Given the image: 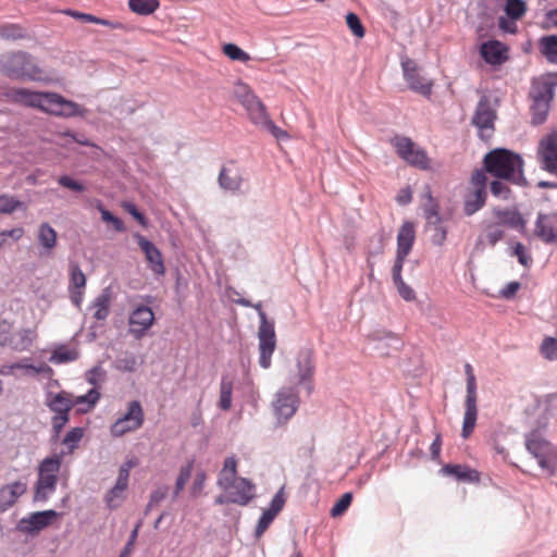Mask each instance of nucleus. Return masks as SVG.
Listing matches in <instances>:
<instances>
[{"instance_id": "nucleus-1", "label": "nucleus", "mask_w": 557, "mask_h": 557, "mask_svg": "<svg viewBox=\"0 0 557 557\" xmlns=\"http://www.w3.org/2000/svg\"><path fill=\"white\" fill-rule=\"evenodd\" d=\"M99 399L100 393L96 388H90L82 396H73L64 391L59 393L48 392L45 404L53 412L51 418L53 437L58 438L69 422L72 408L77 407L78 412L86 413L96 406Z\"/></svg>"}, {"instance_id": "nucleus-2", "label": "nucleus", "mask_w": 557, "mask_h": 557, "mask_svg": "<svg viewBox=\"0 0 557 557\" xmlns=\"http://www.w3.org/2000/svg\"><path fill=\"white\" fill-rule=\"evenodd\" d=\"M484 169L496 178L510 184L525 186L523 174V160L520 154L505 148H497L485 154Z\"/></svg>"}, {"instance_id": "nucleus-3", "label": "nucleus", "mask_w": 557, "mask_h": 557, "mask_svg": "<svg viewBox=\"0 0 557 557\" xmlns=\"http://www.w3.org/2000/svg\"><path fill=\"white\" fill-rule=\"evenodd\" d=\"M556 87V74L549 73L532 79L529 98L531 100L530 111L533 125H540L546 121Z\"/></svg>"}, {"instance_id": "nucleus-4", "label": "nucleus", "mask_w": 557, "mask_h": 557, "mask_svg": "<svg viewBox=\"0 0 557 557\" xmlns=\"http://www.w3.org/2000/svg\"><path fill=\"white\" fill-rule=\"evenodd\" d=\"M0 72L12 79H44V71L35 59L24 51L3 54L0 59Z\"/></svg>"}, {"instance_id": "nucleus-5", "label": "nucleus", "mask_w": 557, "mask_h": 557, "mask_svg": "<svg viewBox=\"0 0 557 557\" xmlns=\"http://www.w3.org/2000/svg\"><path fill=\"white\" fill-rule=\"evenodd\" d=\"M235 304L243 307H252L259 318L260 325L258 330V339H259V364L263 369H268L271 366V358L276 347V337L274 330V322L268 320L265 312L262 309V304L257 302L252 304L250 300L246 298H238L234 300Z\"/></svg>"}, {"instance_id": "nucleus-6", "label": "nucleus", "mask_w": 557, "mask_h": 557, "mask_svg": "<svg viewBox=\"0 0 557 557\" xmlns=\"http://www.w3.org/2000/svg\"><path fill=\"white\" fill-rule=\"evenodd\" d=\"M62 458V455L54 454L46 457L39 463L38 478L34 487L33 500L35 503H46L55 492Z\"/></svg>"}, {"instance_id": "nucleus-7", "label": "nucleus", "mask_w": 557, "mask_h": 557, "mask_svg": "<svg viewBox=\"0 0 557 557\" xmlns=\"http://www.w3.org/2000/svg\"><path fill=\"white\" fill-rule=\"evenodd\" d=\"M527 450L537 460L539 466L549 475L556 472L557 453L552 444L532 432L525 437Z\"/></svg>"}, {"instance_id": "nucleus-8", "label": "nucleus", "mask_w": 557, "mask_h": 557, "mask_svg": "<svg viewBox=\"0 0 557 557\" xmlns=\"http://www.w3.org/2000/svg\"><path fill=\"white\" fill-rule=\"evenodd\" d=\"M465 373L467 376V395H466V410L462 423V437L467 438L471 435L475 428L478 407H476V380L473 369L470 363H466Z\"/></svg>"}, {"instance_id": "nucleus-9", "label": "nucleus", "mask_w": 557, "mask_h": 557, "mask_svg": "<svg viewBox=\"0 0 557 557\" xmlns=\"http://www.w3.org/2000/svg\"><path fill=\"white\" fill-rule=\"evenodd\" d=\"M392 145L397 154L411 166L428 170L430 169V159L426 151L417 145L408 137L396 136L392 139Z\"/></svg>"}, {"instance_id": "nucleus-10", "label": "nucleus", "mask_w": 557, "mask_h": 557, "mask_svg": "<svg viewBox=\"0 0 557 557\" xmlns=\"http://www.w3.org/2000/svg\"><path fill=\"white\" fill-rule=\"evenodd\" d=\"M144 421L145 416L140 403L132 400L127 405V411L111 425L110 433L113 437H121L140 429Z\"/></svg>"}, {"instance_id": "nucleus-11", "label": "nucleus", "mask_w": 557, "mask_h": 557, "mask_svg": "<svg viewBox=\"0 0 557 557\" xmlns=\"http://www.w3.org/2000/svg\"><path fill=\"white\" fill-rule=\"evenodd\" d=\"M299 395L295 387L283 386L274 397L272 403L273 411L278 421L289 420L299 407Z\"/></svg>"}, {"instance_id": "nucleus-12", "label": "nucleus", "mask_w": 557, "mask_h": 557, "mask_svg": "<svg viewBox=\"0 0 557 557\" xmlns=\"http://www.w3.org/2000/svg\"><path fill=\"white\" fill-rule=\"evenodd\" d=\"M42 111L61 117L85 116L86 114V110L78 103L55 92H47Z\"/></svg>"}, {"instance_id": "nucleus-13", "label": "nucleus", "mask_w": 557, "mask_h": 557, "mask_svg": "<svg viewBox=\"0 0 557 557\" xmlns=\"http://www.w3.org/2000/svg\"><path fill=\"white\" fill-rule=\"evenodd\" d=\"M245 182V170L237 162L228 161L222 165L218 176V184L221 189L233 195L240 194Z\"/></svg>"}, {"instance_id": "nucleus-14", "label": "nucleus", "mask_w": 557, "mask_h": 557, "mask_svg": "<svg viewBox=\"0 0 557 557\" xmlns=\"http://www.w3.org/2000/svg\"><path fill=\"white\" fill-rule=\"evenodd\" d=\"M403 74L408 87L424 97L432 94L433 82L421 75V70L414 60L410 58L401 59Z\"/></svg>"}, {"instance_id": "nucleus-15", "label": "nucleus", "mask_w": 557, "mask_h": 557, "mask_svg": "<svg viewBox=\"0 0 557 557\" xmlns=\"http://www.w3.org/2000/svg\"><path fill=\"white\" fill-rule=\"evenodd\" d=\"M154 312L145 305H139L133 309L128 317V333L135 339H141L154 323Z\"/></svg>"}, {"instance_id": "nucleus-16", "label": "nucleus", "mask_w": 557, "mask_h": 557, "mask_svg": "<svg viewBox=\"0 0 557 557\" xmlns=\"http://www.w3.org/2000/svg\"><path fill=\"white\" fill-rule=\"evenodd\" d=\"M537 159L541 169L557 176V133L548 134L541 139Z\"/></svg>"}, {"instance_id": "nucleus-17", "label": "nucleus", "mask_w": 557, "mask_h": 557, "mask_svg": "<svg viewBox=\"0 0 557 557\" xmlns=\"http://www.w3.org/2000/svg\"><path fill=\"white\" fill-rule=\"evenodd\" d=\"M58 516L59 513L52 509L32 512L17 522L16 529L25 534H37L49 527Z\"/></svg>"}, {"instance_id": "nucleus-18", "label": "nucleus", "mask_w": 557, "mask_h": 557, "mask_svg": "<svg viewBox=\"0 0 557 557\" xmlns=\"http://www.w3.org/2000/svg\"><path fill=\"white\" fill-rule=\"evenodd\" d=\"M134 238L144 252L150 270L156 275H163L165 273V267L160 249L139 233L134 234Z\"/></svg>"}, {"instance_id": "nucleus-19", "label": "nucleus", "mask_w": 557, "mask_h": 557, "mask_svg": "<svg viewBox=\"0 0 557 557\" xmlns=\"http://www.w3.org/2000/svg\"><path fill=\"white\" fill-rule=\"evenodd\" d=\"M495 119L496 112L492 109L490 99L482 96L472 116V124L478 127L480 135L483 136L485 131L494 129Z\"/></svg>"}, {"instance_id": "nucleus-20", "label": "nucleus", "mask_w": 557, "mask_h": 557, "mask_svg": "<svg viewBox=\"0 0 557 557\" xmlns=\"http://www.w3.org/2000/svg\"><path fill=\"white\" fill-rule=\"evenodd\" d=\"M224 492H228L233 497L232 504L246 506L255 497V484L246 478H237L231 481L228 487H220Z\"/></svg>"}, {"instance_id": "nucleus-21", "label": "nucleus", "mask_w": 557, "mask_h": 557, "mask_svg": "<svg viewBox=\"0 0 557 557\" xmlns=\"http://www.w3.org/2000/svg\"><path fill=\"white\" fill-rule=\"evenodd\" d=\"M297 375L299 384H304L308 394L313 389L311 383L314 373L313 352L309 348L301 349L296 358Z\"/></svg>"}, {"instance_id": "nucleus-22", "label": "nucleus", "mask_w": 557, "mask_h": 557, "mask_svg": "<svg viewBox=\"0 0 557 557\" xmlns=\"http://www.w3.org/2000/svg\"><path fill=\"white\" fill-rule=\"evenodd\" d=\"M285 502L286 497L284 493V487H281L273 496L270 503V507L262 512L261 517L258 520L255 530L257 537L261 536L270 527V524L273 522L278 512L284 508Z\"/></svg>"}, {"instance_id": "nucleus-23", "label": "nucleus", "mask_w": 557, "mask_h": 557, "mask_svg": "<svg viewBox=\"0 0 557 557\" xmlns=\"http://www.w3.org/2000/svg\"><path fill=\"white\" fill-rule=\"evenodd\" d=\"M534 234L546 244L557 240V213L537 215Z\"/></svg>"}, {"instance_id": "nucleus-24", "label": "nucleus", "mask_w": 557, "mask_h": 557, "mask_svg": "<svg viewBox=\"0 0 557 557\" xmlns=\"http://www.w3.org/2000/svg\"><path fill=\"white\" fill-rule=\"evenodd\" d=\"M481 57L492 65L503 64L507 60V47L497 40L483 42L480 48Z\"/></svg>"}, {"instance_id": "nucleus-25", "label": "nucleus", "mask_w": 557, "mask_h": 557, "mask_svg": "<svg viewBox=\"0 0 557 557\" xmlns=\"http://www.w3.org/2000/svg\"><path fill=\"white\" fill-rule=\"evenodd\" d=\"M27 486L24 482L15 481L3 485L0 488V512L10 509L16 500L26 492Z\"/></svg>"}, {"instance_id": "nucleus-26", "label": "nucleus", "mask_w": 557, "mask_h": 557, "mask_svg": "<svg viewBox=\"0 0 557 557\" xmlns=\"http://www.w3.org/2000/svg\"><path fill=\"white\" fill-rule=\"evenodd\" d=\"M47 92L33 91L27 88H16L11 90V98L14 102L30 108H37L42 111L44 100Z\"/></svg>"}, {"instance_id": "nucleus-27", "label": "nucleus", "mask_w": 557, "mask_h": 557, "mask_svg": "<svg viewBox=\"0 0 557 557\" xmlns=\"http://www.w3.org/2000/svg\"><path fill=\"white\" fill-rule=\"evenodd\" d=\"M112 300V290L106 287L101 293L91 301L88 309L92 311V318L97 321H104L110 314V307Z\"/></svg>"}, {"instance_id": "nucleus-28", "label": "nucleus", "mask_w": 557, "mask_h": 557, "mask_svg": "<svg viewBox=\"0 0 557 557\" xmlns=\"http://www.w3.org/2000/svg\"><path fill=\"white\" fill-rule=\"evenodd\" d=\"M37 242L41 248L42 255H50L57 246L58 234L57 231L47 222L38 226Z\"/></svg>"}, {"instance_id": "nucleus-29", "label": "nucleus", "mask_w": 557, "mask_h": 557, "mask_svg": "<svg viewBox=\"0 0 557 557\" xmlns=\"http://www.w3.org/2000/svg\"><path fill=\"white\" fill-rule=\"evenodd\" d=\"M493 214L496 219V223L503 227L508 226L517 231H522L525 227V221L516 210L494 209Z\"/></svg>"}, {"instance_id": "nucleus-30", "label": "nucleus", "mask_w": 557, "mask_h": 557, "mask_svg": "<svg viewBox=\"0 0 557 557\" xmlns=\"http://www.w3.org/2000/svg\"><path fill=\"white\" fill-rule=\"evenodd\" d=\"M416 238L414 224L405 222L397 234V251L398 255L408 256L412 249Z\"/></svg>"}, {"instance_id": "nucleus-31", "label": "nucleus", "mask_w": 557, "mask_h": 557, "mask_svg": "<svg viewBox=\"0 0 557 557\" xmlns=\"http://www.w3.org/2000/svg\"><path fill=\"white\" fill-rule=\"evenodd\" d=\"M486 190L471 189L469 190L463 200V212L467 216L473 215L482 209L486 201Z\"/></svg>"}, {"instance_id": "nucleus-32", "label": "nucleus", "mask_w": 557, "mask_h": 557, "mask_svg": "<svg viewBox=\"0 0 557 557\" xmlns=\"http://www.w3.org/2000/svg\"><path fill=\"white\" fill-rule=\"evenodd\" d=\"M445 475L455 476L462 482H478L480 480L479 472L462 465H445L441 470Z\"/></svg>"}, {"instance_id": "nucleus-33", "label": "nucleus", "mask_w": 557, "mask_h": 557, "mask_svg": "<svg viewBox=\"0 0 557 557\" xmlns=\"http://www.w3.org/2000/svg\"><path fill=\"white\" fill-rule=\"evenodd\" d=\"M423 198L425 201L422 205V210L428 225H432L433 222L441 221L442 216L440 215V205L437 200L432 196V191L429 185L424 187Z\"/></svg>"}, {"instance_id": "nucleus-34", "label": "nucleus", "mask_w": 557, "mask_h": 557, "mask_svg": "<svg viewBox=\"0 0 557 557\" xmlns=\"http://www.w3.org/2000/svg\"><path fill=\"white\" fill-rule=\"evenodd\" d=\"M36 332L33 329H22L16 333L12 334L10 347L15 351H26L36 339Z\"/></svg>"}, {"instance_id": "nucleus-35", "label": "nucleus", "mask_w": 557, "mask_h": 557, "mask_svg": "<svg viewBox=\"0 0 557 557\" xmlns=\"http://www.w3.org/2000/svg\"><path fill=\"white\" fill-rule=\"evenodd\" d=\"M78 357L79 350L77 347L69 345H59L51 352L49 361L53 364H62L73 362L77 360Z\"/></svg>"}, {"instance_id": "nucleus-36", "label": "nucleus", "mask_w": 557, "mask_h": 557, "mask_svg": "<svg viewBox=\"0 0 557 557\" xmlns=\"http://www.w3.org/2000/svg\"><path fill=\"white\" fill-rule=\"evenodd\" d=\"M233 384L234 380L230 374L222 375L218 407L223 411H227L232 407Z\"/></svg>"}, {"instance_id": "nucleus-37", "label": "nucleus", "mask_w": 557, "mask_h": 557, "mask_svg": "<svg viewBox=\"0 0 557 557\" xmlns=\"http://www.w3.org/2000/svg\"><path fill=\"white\" fill-rule=\"evenodd\" d=\"M237 478V460L234 456L227 457L219 473L216 484L219 487H228L231 481H234Z\"/></svg>"}, {"instance_id": "nucleus-38", "label": "nucleus", "mask_w": 557, "mask_h": 557, "mask_svg": "<svg viewBox=\"0 0 557 557\" xmlns=\"http://www.w3.org/2000/svg\"><path fill=\"white\" fill-rule=\"evenodd\" d=\"M235 86V97L246 111L250 110L255 102L260 100L247 84L238 82Z\"/></svg>"}, {"instance_id": "nucleus-39", "label": "nucleus", "mask_w": 557, "mask_h": 557, "mask_svg": "<svg viewBox=\"0 0 557 557\" xmlns=\"http://www.w3.org/2000/svg\"><path fill=\"white\" fill-rule=\"evenodd\" d=\"M235 86V97L246 111L250 110L255 102L260 100L247 84L238 82Z\"/></svg>"}, {"instance_id": "nucleus-40", "label": "nucleus", "mask_w": 557, "mask_h": 557, "mask_svg": "<svg viewBox=\"0 0 557 557\" xmlns=\"http://www.w3.org/2000/svg\"><path fill=\"white\" fill-rule=\"evenodd\" d=\"M539 48L549 63L557 64V35L543 36Z\"/></svg>"}, {"instance_id": "nucleus-41", "label": "nucleus", "mask_w": 557, "mask_h": 557, "mask_svg": "<svg viewBox=\"0 0 557 557\" xmlns=\"http://www.w3.org/2000/svg\"><path fill=\"white\" fill-rule=\"evenodd\" d=\"M160 7L159 0H128L129 10L141 16L154 13Z\"/></svg>"}, {"instance_id": "nucleus-42", "label": "nucleus", "mask_w": 557, "mask_h": 557, "mask_svg": "<svg viewBox=\"0 0 557 557\" xmlns=\"http://www.w3.org/2000/svg\"><path fill=\"white\" fill-rule=\"evenodd\" d=\"M27 37L26 29L18 24H1L0 25V38L7 40H17Z\"/></svg>"}, {"instance_id": "nucleus-43", "label": "nucleus", "mask_w": 557, "mask_h": 557, "mask_svg": "<svg viewBox=\"0 0 557 557\" xmlns=\"http://www.w3.org/2000/svg\"><path fill=\"white\" fill-rule=\"evenodd\" d=\"M193 468H194V460H190L186 465L181 467L178 475L175 481L174 491H173L174 499L181 494V492L184 490L186 483L189 481V479L191 476Z\"/></svg>"}, {"instance_id": "nucleus-44", "label": "nucleus", "mask_w": 557, "mask_h": 557, "mask_svg": "<svg viewBox=\"0 0 557 557\" xmlns=\"http://www.w3.org/2000/svg\"><path fill=\"white\" fill-rule=\"evenodd\" d=\"M22 208L24 203L16 197L9 194L0 195V214H11Z\"/></svg>"}, {"instance_id": "nucleus-45", "label": "nucleus", "mask_w": 557, "mask_h": 557, "mask_svg": "<svg viewBox=\"0 0 557 557\" xmlns=\"http://www.w3.org/2000/svg\"><path fill=\"white\" fill-rule=\"evenodd\" d=\"M86 276L77 263L70 264L69 288L85 289Z\"/></svg>"}, {"instance_id": "nucleus-46", "label": "nucleus", "mask_w": 557, "mask_h": 557, "mask_svg": "<svg viewBox=\"0 0 557 557\" xmlns=\"http://www.w3.org/2000/svg\"><path fill=\"white\" fill-rule=\"evenodd\" d=\"M15 369H22V370H25L26 373H29V374H33V375H36V374H40V373H47V372H51V368L49 366H47L46 363H39V364H32L28 362V359H23L22 361L20 362H16V363H13L11 366V370H15Z\"/></svg>"}, {"instance_id": "nucleus-47", "label": "nucleus", "mask_w": 557, "mask_h": 557, "mask_svg": "<svg viewBox=\"0 0 557 557\" xmlns=\"http://www.w3.org/2000/svg\"><path fill=\"white\" fill-rule=\"evenodd\" d=\"M527 11V4L523 0H507L505 12L511 20H519Z\"/></svg>"}, {"instance_id": "nucleus-48", "label": "nucleus", "mask_w": 557, "mask_h": 557, "mask_svg": "<svg viewBox=\"0 0 557 557\" xmlns=\"http://www.w3.org/2000/svg\"><path fill=\"white\" fill-rule=\"evenodd\" d=\"M250 121L258 127L269 117L267 108L261 100L255 102V106L247 111Z\"/></svg>"}, {"instance_id": "nucleus-49", "label": "nucleus", "mask_w": 557, "mask_h": 557, "mask_svg": "<svg viewBox=\"0 0 557 557\" xmlns=\"http://www.w3.org/2000/svg\"><path fill=\"white\" fill-rule=\"evenodd\" d=\"M223 52L233 61L247 62L251 59L246 51L235 44H225L223 46Z\"/></svg>"}, {"instance_id": "nucleus-50", "label": "nucleus", "mask_w": 557, "mask_h": 557, "mask_svg": "<svg viewBox=\"0 0 557 557\" xmlns=\"http://www.w3.org/2000/svg\"><path fill=\"white\" fill-rule=\"evenodd\" d=\"M542 356L550 361L557 360V339L554 337H545L541 345Z\"/></svg>"}, {"instance_id": "nucleus-51", "label": "nucleus", "mask_w": 557, "mask_h": 557, "mask_svg": "<svg viewBox=\"0 0 557 557\" xmlns=\"http://www.w3.org/2000/svg\"><path fill=\"white\" fill-rule=\"evenodd\" d=\"M83 436V428H73L66 433L62 443L69 448V451L71 453L78 446V443L82 441Z\"/></svg>"}, {"instance_id": "nucleus-52", "label": "nucleus", "mask_w": 557, "mask_h": 557, "mask_svg": "<svg viewBox=\"0 0 557 557\" xmlns=\"http://www.w3.org/2000/svg\"><path fill=\"white\" fill-rule=\"evenodd\" d=\"M137 465L135 460H127L124 463L121 465L119 469V475L115 484H117V487H124L125 490L128 486V480H129V472L131 469L134 468Z\"/></svg>"}, {"instance_id": "nucleus-53", "label": "nucleus", "mask_w": 557, "mask_h": 557, "mask_svg": "<svg viewBox=\"0 0 557 557\" xmlns=\"http://www.w3.org/2000/svg\"><path fill=\"white\" fill-rule=\"evenodd\" d=\"M346 23L350 32L358 38H363L366 30L364 27L356 13L349 12L346 15Z\"/></svg>"}, {"instance_id": "nucleus-54", "label": "nucleus", "mask_w": 557, "mask_h": 557, "mask_svg": "<svg viewBox=\"0 0 557 557\" xmlns=\"http://www.w3.org/2000/svg\"><path fill=\"white\" fill-rule=\"evenodd\" d=\"M126 490L124 487L119 488L117 484H114V486L107 493L104 500L107 506L110 509H115L120 506V503L123 498V493Z\"/></svg>"}, {"instance_id": "nucleus-55", "label": "nucleus", "mask_w": 557, "mask_h": 557, "mask_svg": "<svg viewBox=\"0 0 557 557\" xmlns=\"http://www.w3.org/2000/svg\"><path fill=\"white\" fill-rule=\"evenodd\" d=\"M505 235L503 226L496 222L490 224L486 228L485 239L491 246H495Z\"/></svg>"}, {"instance_id": "nucleus-56", "label": "nucleus", "mask_w": 557, "mask_h": 557, "mask_svg": "<svg viewBox=\"0 0 557 557\" xmlns=\"http://www.w3.org/2000/svg\"><path fill=\"white\" fill-rule=\"evenodd\" d=\"M259 127L263 131H267L278 140L288 138V134L282 128H280L277 125H275L274 122L270 119V116L267 117L265 121L262 122V124Z\"/></svg>"}, {"instance_id": "nucleus-57", "label": "nucleus", "mask_w": 557, "mask_h": 557, "mask_svg": "<svg viewBox=\"0 0 557 557\" xmlns=\"http://www.w3.org/2000/svg\"><path fill=\"white\" fill-rule=\"evenodd\" d=\"M352 500V495L350 493H345L342 497L336 502V504L331 509L332 517H338L343 515L347 508L350 506Z\"/></svg>"}, {"instance_id": "nucleus-58", "label": "nucleus", "mask_w": 557, "mask_h": 557, "mask_svg": "<svg viewBox=\"0 0 557 557\" xmlns=\"http://www.w3.org/2000/svg\"><path fill=\"white\" fill-rule=\"evenodd\" d=\"M85 376H86V381L89 384L94 385L92 388H96L98 391V388L96 386L104 380L106 371L103 370V368L101 366H96V367L91 368L90 370H88L86 372Z\"/></svg>"}, {"instance_id": "nucleus-59", "label": "nucleus", "mask_w": 557, "mask_h": 557, "mask_svg": "<svg viewBox=\"0 0 557 557\" xmlns=\"http://www.w3.org/2000/svg\"><path fill=\"white\" fill-rule=\"evenodd\" d=\"M430 227H433V235H432V243L436 246H442L444 242L446 240L447 231L442 225V220L438 222H433L432 225H429Z\"/></svg>"}, {"instance_id": "nucleus-60", "label": "nucleus", "mask_w": 557, "mask_h": 557, "mask_svg": "<svg viewBox=\"0 0 557 557\" xmlns=\"http://www.w3.org/2000/svg\"><path fill=\"white\" fill-rule=\"evenodd\" d=\"M490 189L493 196L502 199H508L510 194L509 187L499 180L493 181L490 185Z\"/></svg>"}, {"instance_id": "nucleus-61", "label": "nucleus", "mask_w": 557, "mask_h": 557, "mask_svg": "<svg viewBox=\"0 0 557 557\" xmlns=\"http://www.w3.org/2000/svg\"><path fill=\"white\" fill-rule=\"evenodd\" d=\"M394 285L396 286L398 294L404 300L412 301L416 299L414 290L409 285H407L403 278L400 281H394Z\"/></svg>"}, {"instance_id": "nucleus-62", "label": "nucleus", "mask_w": 557, "mask_h": 557, "mask_svg": "<svg viewBox=\"0 0 557 557\" xmlns=\"http://www.w3.org/2000/svg\"><path fill=\"white\" fill-rule=\"evenodd\" d=\"M12 334L11 323L5 320L0 321V346L10 347Z\"/></svg>"}, {"instance_id": "nucleus-63", "label": "nucleus", "mask_w": 557, "mask_h": 557, "mask_svg": "<svg viewBox=\"0 0 557 557\" xmlns=\"http://www.w3.org/2000/svg\"><path fill=\"white\" fill-rule=\"evenodd\" d=\"M58 183L62 187L69 188L71 190H73V191L82 193V191L85 190V186L81 182L73 180L69 175L60 176L58 178Z\"/></svg>"}, {"instance_id": "nucleus-64", "label": "nucleus", "mask_w": 557, "mask_h": 557, "mask_svg": "<svg viewBox=\"0 0 557 557\" xmlns=\"http://www.w3.org/2000/svg\"><path fill=\"white\" fill-rule=\"evenodd\" d=\"M486 171L475 170L471 175V185L473 189L486 190Z\"/></svg>"}]
</instances>
